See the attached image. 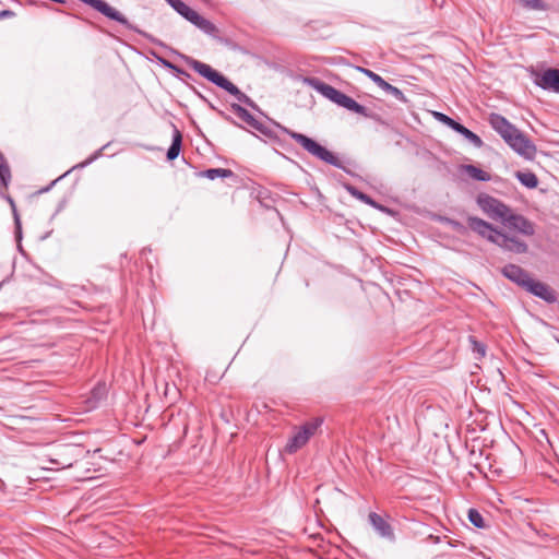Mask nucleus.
I'll list each match as a JSON object with an SVG mask.
<instances>
[{"instance_id":"1","label":"nucleus","mask_w":559,"mask_h":559,"mask_svg":"<svg viewBox=\"0 0 559 559\" xmlns=\"http://www.w3.org/2000/svg\"><path fill=\"white\" fill-rule=\"evenodd\" d=\"M186 64L195 71L199 75L206 79L209 82L226 91L230 95L235 96L238 102L251 107L257 108L255 103L243 92H241L234 83H231L226 76L213 69L211 66L201 62L191 57H183Z\"/></svg>"},{"instance_id":"2","label":"nucleus","mask_w":559,"mask_h":559,"mask_svg":"<svg viewBox=\"0 0 559 559\" xmlns=\"http://www.w3.org/2000/svg\"><path fill=\"white\" fill-rule=\"evenodd\" d=\"M305 81L308 83V85L313 87L316 91L321 93L324 97L335 103L336 105L366 118H373L374 115L371 110L360 105L354 98L344 94L332 85L326 84L317 78H307Z\"/></svg>"},{"instance_id":"3","label":"nucleus","mask_w":559,"mask_h":559,"mask_svg":"<svg viewBox=\"0 0 559 559\" xmlns=\"http://www.w3.org/2000/svg\"><path fill=\"white\" fill-rule=\"evenodd\" d=\"M274 126L281 130L283 133H286L289 135L293 140H295L298 144L302 146L305 151H307L312 156L317 157L318 159L334 166L335 168L342 169L347 174H350L349 170L343 165V163L340 160V158L329 151L326 147L319 144L313 139L295 131L289 130L288 128L275 122Z\"/></svg>"},{"instance_id":"4","label":"nucleus","mask_w":559,"mask_h":559,"mask_svg":"<svg viewBox=\"0 0 559 559\" xmlns=\"http://www.w3.org/2000/svg\"><path fill=\"white\" fill-rule=\"evenodd\" d=\"M80 1L83 2L84 4L90 5L91 8L96 10L97 12L102 13L107 19L112 20V21L121 24L127 29L132 31V32L139 34V35L147 38L151 41H155L154 38L150 34H147L146 32L140 29L134 24L130 23L129 20L123 14H121L115 8L110 7L106 1H104V0H80Z\"/></svg>"},{"instance_id":"5","label":"nucleus","mask_w":559,"mask_h":559,"mask_svg":"<svg viewBox=\"0 0 559 559\" xmlns=\"http://www.w3.org/2000/svg\"><path fill=\"white\" fill-rule=\"evenodd\" d=\"M323 424V418L316 417L302 424L296 432L289 438L285 451L289 454L297 452L305 447Z\"/></svg>"},{"instance_id":"6","label":"nucleus","mask_w":559,"mask_h":559,"mask_svg":"<svg viewBox=\"0 0 559 559\" xmlns=\"http://www.w3.org/2000/svg\"><path fill=\"white\" fill-rule=\"evenodd\" d=\"M12 180V174L11 168L9 166V163L2 152L0 151V197L3 198L11 207L13 218H14V225H15V234L17 238H21L22 236V224L21 218L16 209V204L14 200L9 195L5 194L4 191L8 189L10 182Z\"/></svg>"},{"instance_id":"7","label":"nucleus","mask_w":559,"mask_h":559,"mask_svg":"<svg viewBox=\"0 0 559 559\" xmlns=\"http://www.w3.org/2000/svg\"><path fill=\"white\" fill-rule=\"evenodd\" d=\"M479 209L491 219L503 223L510 212V206L487 193H479L476 199Z\"/></svg>"},{"instance_id":"8","label":"nucleus","mask_w":559,"mask_h":559,"mask_svg":"<svg viewBox=\"0 0 559 559\" xmlns=\"http://www.w3.org/2000/svg\"><path fill=\"white\" fill-rule=\"evenodd\" d=\"M515 153L527 160H533L537 153V147L533 141L518 128L504 141Z\"/></svg>"},{"instance_id":"9","label":"nucleus","mask_w":559,"mask_h":559,"mask_svg":"<svg viewBox=\"0 0 559 559\" xmlns=\"http://www.w3.org/2000/svg\"><path fill=\"white\" fill-rule=\"evenodd\" d=\"M508 229L516 231L523 236L531 237L535 235V224L522 214L510 210L502 223Z\"/></svg>"},{"instance_id":"10","label":"nucleus","mask_w":559,"mask_h":559,"mask_svg":"<svg viewBox=\"0 0 559 559\" xmlns=\"http://www.w3.org/2000/svg\"><path fill=\"white\" fill-rule=\"evenodd\" d=\"M467 226L471 228L474 233H476L481 238L487 239L488 241L495 243L496 239L498 238V235L500 230L496 228L492 224L486 222L483 218H479L477 216H468L467 217Z\"/></svg>"},{"instance_id":"11","label":"nucleus","mask_w":559,"mask_h":559,"mask_svg":"<svg viewBox=\"0 0 559 559\" xmlns=\"http://www.w3.org/2000/svg\"><path fill=\"white\" fill-rule=\"evenodd\" d=\"M368 521L374 532L381 537L389 542L395 540V534L392 525L389 522V516H382L377 512H370Z\"/></svg>"},{"instance_id":"12","label":"nucleus","mask_w":559,"mask_h":559,"mask_svg":"<svg viewBox=\"0 0 559 559\" xmlns=\"http://www.w3.org/2000/svg\"><path fill=\"white\" fill-rule=\"evenodd\" d=\"M534 84L545 91L559 94V69L548 68L542 73H535Z\"/></svg>"},{"instance_id":"13","label":"nucleus","mask_w":559,"mask_h":559,"mask_svg":"<svg viewBox=\"0 0 559 559\" xmlns=\"http://www.w3.org/2000/svg\"><path fill=\"white\" fill-rule=\"evenodd\" d=\"M525 290L533 296L540 298L547 304H555L558 301L557 293L548 284L531 278Z\"/></svg>"},{"instance_id":"14","label":"nucleus","mask_w":559,"mask_h":559,"mask_svg":"<svg viewBox=\"0 0 559 559\" xmlns=\"http://www.w3.org/2000/svg\"><path fill=\"white\" fill-rule=\"evenodd\" d=\"M495 245H497L498 247L506 251H510L518 254L526 253L528 250V246L525 241L520 240L514 236H509L501 230L498 235V238L495 241Z\"/></svg>"},{"instance_id":"15","label":"nucleus","mask_w":559,"mask_h":559,"mask_svg":"<svg viewBox=\"0 0 559 559\" xmlns=\"http://www.w3.org/2000/svg\"><path fill=\"white\" fill-rule=\"evenodd\" d=\"M501 273L504 277H507L509 281L515 283L523 289L526 288L527 284L530 283L531 278H532L530 276V274L524 269H522L521 266L513 264V263H509V264L504 265L501 270Z\"/></svg>"},{"instance_id":"16","label":"nucleus","mask_w":559,"mask_h":559,"mask_svg":"<svg viewBox=\"0 0 559 559\" xmlns=\"http://www.w3.org/2000/svg\"><path fill=\"white\" fill-rule=\"evenodd\" d=\"M488 122L504 141L516 130V127L513 123H511L504 116L497 112H491L489 115Z\"/></svg>"},{"instance_id":"17","label":"nucleus","mask_w":559,"mask_h":559,"mask_svg":"<svg viewBox=\"0 0 559 559\" xmlns=\"http://www.w3.org/2000/svg\"><path fill=\"white\" fill-rule=\"evenodd\" d=\"M108 394L107 385L105 382H98L88 393L86 396L84 403H85V409L92 411L98 407L100 402L106 400Z\"/></svg>"},{"instance_id":"18","label":"nucleus","mask_w":559,"mask_h":559,"mask_svg":"<svg viewBox=\"0 0 559 559\" xmlns=\"http://www.w3.org/2000/svg\"><path fill=\"white\" fill-rule=\"evenodd\" d=\"M190 23L193 24L195 27H198L201 32L204 34L215 38L219 39V29L217 26L212 23L210 20L203 17L198 12L193 15V17L190 20Z\"/></svg>"},{"instance_id":"19","label":"nucleus","mask_w":559,"mask_h":559,"mask_svg":"<svg viewBox=\"0 0 559 559\" xmlns=\"http://www.w3.org/2000/svg\"><path fill=\"white\" fill-rule=\"evenodd\" d=\"M181 146H182V134L178 130V128L176 126H174L171 144H170L169 148L167 150V154H166L167 159L170 162L175 160L180 154Z\"/></svg>"},{"instance_id":"20","label":"nucleus","mask_w":559,"mask_h":559,"mask_svg":"<svg viewBox=\"0 0 559 559\" xmlns=\"http://www.w3.org/2000/svg\"><path fill=\"white\" fill-rule=\"evenodd\" d=\"M346 190L348 193L356 198L357 200L364 202L365 204H368L374 209L383 210L384 207L380 205L377 201H374L370 195L364 193L362 191L358 190L354 186H346Z\"/></svg>"},{"instance_id":"21","label":"nucleus","mask_w":559,"mask_h":559,"mask_svg":"<svg viewBox=\"0 0 559 559\" xmlns=\"http://www.w3.org/2000/svg\"><path fill=\"white\" fill-rule=\"evenodd\" d=\"M515 178L528 189H535L538 186V178L532 171H516Z\"/></svg>"},{"instance_id":"22","label":"nucleus","mask_w":559,"mask_h":559,"mask_svg":"<svg viewBox=\"0 0 559 559\" xmlns=\"http://www.w3.org/2000/svg\"><path fill=\"white\" fill-rule=\"evenodd\" d=\"M200 176L205 177L210 180H214L216 178H230L234 177L235 174L231 169L227 168H209L204 171H201Z\"/></svg>"},{"instance_id":"23","label":"nucleus","mask_w":559,"mask_h":559,"mask_svg":"<svg viewBox=\"0 0 559 559\" xmlns=\"http://www.w3.org/2000/svg\"><path fill=\"white\" fill-rule=\"evenodd\" d=\"M230 110L243 122H246L249 127L255 122V117L251 115L245 107L239 104H231Z\"/></svg>"},{"instance_id":"24","label":"nucleus","mask_w":559,"mask_h":559,"mask_svg":"<svg viewBox=\"0 0 559 559\" xmlns=\"http://www.w3.org/2000/svg\"><path fill=\"white\" fill-rule=\"evenodd\" d=\"M466 174H468L474 180L477 181H489L491 179L490 175L477 166L474 165H464L463 166Z\"/></svg>"},{"instance_id":"25","label":"nucleus","mask_w":559,"mask_h":559,"mask_svg":"<svg viewBox=\"0 0 559 559\" xmlns=\"http://www.w3.org/2000/svg\"><path fill=\"white\" fill-rule=\"evenodd\" d=\"M457 133L464 136L469 143H472L477 148H480L484 145V141L481 140V138L463 124L459 129Z\"/></svg>"},{"instance_id":"26","label":"nucleus","mask_w":559,"mask_h":559,"mask_svg":"<svg viewBox=\"0 0 559 559\" xmlns=\"http://www.w3.org/2000/svg\"><path fill=\"white\" fill-rule=\"evenodd\" d=\"M520 4L531 11H548L549 4L544 0H519Z\"/></svg>"},{"instance_id":"27","label":"nucleus","mask_w":559,"mask_h":559,"mask_svg":"<svg viewBox=\"0 0 559 559\" xmlns=\"http://www.w3.org/2000/svg\"><path fill=\"white\" fill-rule=\"evenodd\" d=\"M173 9L189 22L197 12L181 0H178V2L173 7Z\"/></svg>"},{"instance_id":"28","label":"nucleus","mask_w":559,"mask_h":559,"mask_svg":"<svg viewBox=\"0 0 559 559\" xmlns=\"http://www.w3.org/2000/svg\"><path fill=\"white\" fill-rule=\"evenodd\" d=\"M381 90H383L388 94H391L394 98H396L397 100H400L402 103L408 102V99L406 98V96L400 88H397L396 86H393L392 84H390L386 81L382 85Z\"/></svg>"},{"instance_id":"29","label":"nucleus","mask_w":559,"mask_h":559,"mask_svg":"<svg viewBox=\"0 0 559 559\" xmlns=\"http://www.w3.org/2000/svg\"><path fill=\"white\" fill-rule=\"evenodd\" d=\"M467 518L469 522L477 528H484L486 526L483 515L478 510L474 508H471L468 510Z\"/></svg>"},{"instance_id":"30","label":"nucleus","mask_w":559,"mask_h":559,"mask_svg":"<svg viewBox=\"0 0 559 559\" xmlns=\"http://www.w3.org/2000/svg\"><path fill=\"white\" fill-rule=\"evenodd\" d=\"M251 128L259 131L261 134H263L264 136H266L269 139L276 138L274 130L272 128L267 127L266 124H264L263 122L259 121L258 119H255V122L252 124Z\"/></svg>"},{"instance_id":"31","label":"nucleus","mask_w":559,"mask_h":559,"mask_svg":"<svg viewBox=\"0 0 559 559\" xmlns=\"http://www.w3.org/2000/svg\"><path fill=\"white\" fill-rule=\"evenodd\" d=\"M251 128L259 131L261 134H263L264 136H266L269 139L276 138L274 130L272 128L267 127L266 124H264L263 122L259 121L258 119H255V122L252 124Z\"/></svg>"},{"instance_id":"32","label":"nucleus","mask_w":559,"mask_h":559,"mask_svg":"<svg viewBox=\"0 0 559 559\" xmlns=\"http://www.w3.org/2000/svg\"><path fill=\"white\" fill-rule=\"evenodd\" d=\"M359 72L364 73L367 78H369L374 84H377L380 88L382 87V85L384 84L385 80L380 76L378 73L369 70V69H366V68H362V67H357L356 68Z\"/></svg>"},{"instance_id":"33","label":"nucleus","mask_w":559,"mask_h":559,"mask_svg":"<svg viewBox=\"0 0 559 559\" xmlns=\"http://www.w3.org/2000/svg\"><path fill=\"white\" fill-rule=\"evenodd\" d=\"M472 352L477 355L476 358H483L486 354V346L484 343L477 341L474 336H469Z\"/></svg>"},{"instance_id":"34","label":"nucleus","mask_w":559,"mask_h":559,"mask_svg":"<svg viewBox=\"0 0 559 559\" xmlns=\"http://www.w3.org/2000/svg\"><path fill=\"white\" fill-rule=\"evenodd\" d=\"M445 222L448 223V225H450L452 227L453 230H455L456 233L461 234V235H464L467 233V227L465 225H463L461 222L459 221H455V219H452V218H445Z\"/></svg>"},{"instance_id":"35","label":"nucleus","mask_w":559,"mask_h":559,"mask_svg":"<svg viewBox=\"0 0 559 559\" xmlns=\"http://www.w3.org/2000/svg\"><path fill=\"white\" fill-rule=\"evenodd\" d=\"M107 145H104L103 147H100L99 150H97L93 155H91L86 160L82 162L81 164L78 165V167L80 168H83L87 165H90L91 163H93L95 159H97L100 155H102V152L103 150L106 147Z\"/></svg>"},{"instance_id":"36","label":"nucleus","mask_w":559,"mask_h":559,"mask_svg":"<svg viewBox=\"0 0 559 559\" xmlns=\"http://www.w3.org/2000/svg\"><path fill=\"white\" fill-rule=\"evenodd\" d=\"M165 64H166V67H168V68L173 69L174 71H176L178 74L183 75L186 78H191V75L187 71H185L183 69L178 68L177 66H174L173 63H170L168 61H165Z\"/></svg>"},{"instance_id":"37","label":"nucleus","mask_w":559,"mask_h":559,"mask_svg":"<svg viewBox=\"0 0 559 559\" xmlns=\"http://www.w3.org/2000/svg\"><path fill=\"white\" fill-rule=\"evenodd\" d=\"M435 117L440 121L442 122L443 124H448L449 121L451 120V117H449L448 115L445 114H442V112H435Z\"/></svg>"},{"instance_id":"38","label":"nucleus","mask_w":559,"mask_h":559,"mask_svg":"<svg viewBox=\"0 0 559 559\" xmlns=\"http://www.w3.org/2000/svg\"><path fill=\"white\" fill-rule=\"evenodd\" d=\"M447 126L450 129H452L453 131L457 132L459 129L461 128L462 123H460L459 121H456L453 118H451V120L449 121V123Z\"/></svg>"},{"instance_id":"39","label":"nucleus","mask_w":559,"mask_h":559,"mask_svg":"<svg viewBox=\"0 0 559 559\" xmlns=\"http://www.w3.org/2000/svg\"><path fill=\"white\" fill-rule=\"evenodd\" d=\"M193 93L204 103H206L211 108H214V106L209 102V99L202 95L195 87H192Z\"/></svg>"},{"instance_id":"40","label":"nucleus","mask_w":559,"mask_h":559,"mask_svg":"<svg viewBox=\"0 0 559 559\" xmlns=\"http://www.w3.org/2000/svg\"><path fill=\"white\" fill-rule=\"evenodd\" d=\"M14 15H15V13L11 10H2V11H0V21L8 19V17H12Z\"/></svg>"},{"instance_id":"41","label":"nucleus","mask_w":559,"mask_h":559,"mask_svg":"<svg viewBox=\"0 0 559 559\" xmlns=\"http://www.w3.org/2000/svg\"><path fill=\"white\" fill-rule=\"evenodd\" d=\"M222 115H223V117H224V119H225L226 121H228L229 123H231V124H234V126H236V127L241 128V126H240V124H239V123H238V122H237L233 117H230V116H228V115H225V114H223V112H222Z\"/></svg>"},{"instance_id":"42","label":"nucleus","mask_w":559,"mask_h":559,"mask_svg":"<svg viewBox=\"0 0 559 559\" xmlns=\"http://www.w3.org/2000/svg\"><path fill=\"white\" fill-rule=\"evenodd\" d=\"M171 8L178 2V0H165Z\"/></svg>"},{"instance_id":"43","label":"nucleus","mask_w":559,"mask_h":559,"mask_svg":"<svg viewBox=\"0 0 559 559\" xmlns=\"http://www.w3.org/2000/svg\"><path fill=\"white\" fill-rule=\"evenodd\" d=\"M50 187H51V186L49 185L48 187L43 188L41 190H39V193H43V192H47V191H49Z\"/></svg>"},{"instance_id":"44","label":"nucleus","mask_w":559,"mask_h":559,"mask_svg":"<svg viewBox=\"0 0 559 559\" xmlns=\"http://www.w3.org/2000/svg\"><path fill=\"white\" fill-rule=\"evenodd\" d=\"M61 178H62V177H58V178H56V180H53V181L50 183V186H53L57 181L61 180Z\"/></svg>"},{"instance_id":"45","label":"nucleus","mask_w":559,"mask_h":559,"mask_svg":"<svg viewBox=\"0 0 559 559\" xmlns=\"http://www.w3.org/2000/svg\"><path fill=\"white\" fill-rule=\"evenodd\" d=\"M61 178H62V177H58V178H56V180H53V181L50 183V186H53L57 181L61 180Z\"/></svg>"}]
</instances>
